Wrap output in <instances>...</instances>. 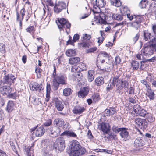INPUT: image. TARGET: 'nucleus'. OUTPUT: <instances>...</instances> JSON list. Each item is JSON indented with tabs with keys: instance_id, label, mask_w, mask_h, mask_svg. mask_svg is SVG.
Wrapping results in <instances>:
<instances>
[{
	"instance_id": "nucleus-1",
	"label": "nucleus",
	"mask_w": 156,
	"mask_h": 156,
	"mask_svg": "<svg viewBox=\"0 0 156 156\" xmlns=\"http://www.w3.org/2000/svg\"><path fill=\"white\" fill-rule=\"evenodd\" d=\"M70 156H79L84 154L86 152V150L82 147L80 143L78 141L73 140L70 144Z\"/></svg>"
},
{
	"instance_id": "nucleus-2",
	"label": "nucleus",
	"mask_w": 156,
	"mask_h": 156,
	"mask_svg": "<svg viewBox=\"0 0 156 156\" xmlns=\"http://www.w3.org/2000/svg\"><path fill=\"white\" fill-rule=\"evenodd\" d=\"M150 45H144L142 53L145 56L149 57L156 51V37L151 39L149 41Z\"/></svg>"
},
{
	"instance_id": "nucleus-3",
	"label": "nucleus",
	"mask_w": 156,
	"mask_h": 156,
	"mask_svg": "<svg viewBox=\"0 0 156 156\" xmlns=\"http://www.w3.org/2000/svg\"><path fill=\"white\" fill-rule=\"evenodd\" d=\"M106 3L104 0H96L93 2V8L91 10L94 14H98L101 11V8L104 7Z\"/></svg>"
},
{
	"instance_id": "nucleus-4",
	"label": "nucleus",
	"mask_w": 156,
	"mask_h": 156,
	"mask_svg": "<svg viewBox=\"0 0 156 156\" xmlns=\"http://www.w3.org/2000/svg\"><path fill=\"white\" fill-rule=\"evenodd\" d=\"M66 77L63 75H57L56 79H55L52 83V86L54 87L55 90H57L60 84L66 85Z\"/></svg>"
},
{
	"instance_id": "nucleus-5",
	"label": "nucleus",
	"mask_w": 156,
	"mask_h": 156,
	"mask_svg": "<svg viewBox=\"0 0 156 156\" xmlns=\"http://www.w3.org/2000/svg\"><path fill=\"white\" fill-rule=\"evenodd\" d=\"M56 23L60 30H63L64 28L69 29L71 26L70 23L64 18H58V22L56 21Z\"/></svg>"
},
{
	"instance_id": "nucleus-6",
	"label": "nucleus",
	"mask_w": 156,
	"mask_h": 156,
	"mask_svg": "<svg viewBox=\"0 0 156 156\" xmlns=\"http://www.w3.org/2000/svg\"><path fill=\"white\" fill-rule=\"evenodd\" d=\"M15 81L16 78L15 76L12 74H8L5 75L1 81L3 84L11 85L12 83H14Z\"/></svg>"
},
{
	"instance_id": "nucleus-7",
	"label": "nucleus",
	"mask_w": 156,
	"mask_h": 156,
	"mask_svg": "<svg viewBox=\"0 0 156 156\" xmlns=\"http://www.w3.org/2000/svg\"><path fill=\"white\" fill-rule=\"evenodd\" d=\"M54 146L55 149H58L60 151H62L65 147L64 139L62 137L58 138L54 143Z\"/></svg>"
},
{
	"instance_id": "nucleus-8",
	"label": "nucleus",
	"mask_w": 156,
	"mask_h": 156,
	"mask_svg": "<svg viewBox=\"0 0 156 156\" xmlns=\"http://www.w3.org/2000/svg\"><path fill=\"white\" fill-rule=\"evenodd\" d=\"M135 21L131 24L132 27L138 30L140 27L141 23L142 22L144 18L141 16H135Z\"/></svg>"
},
{
	"instance_id": "nucleus-9",
	"label": "nucleus",
	"mask_w": 156,
	"mask_h": 156,
	"mask_svg": "<svg viewBox=\"0 0 156 156\" xmlns=\"http://www.w3.org/2000/svg\"><path fill=\"white\" fill-rule=\"evenodd\" d=\"M135 21L131 24L132 27L138 30L140 27L141 23L142 22L144 18L141 16H135Z\"/></svg>"
},
{
	"instance_id": "nucleus-10",
	"label": "nucleus",
	"mask_w": 156,
	"mask_h": 156,
	"mask_svg": "<svg viewBox=\"0 0 156 156\" xmlns=\"http://www.w3.org/2000/svg\"><path fill=\"white\" fill-rule=\"evenodd\" d=\"M98 128L104 134H108L110 130V126L108 123L102 122L98 125Z\"/></svg>"
},
{
	"instance_id": "nucleus-11",
	"label": "nucleus",
	"mask_w": 156,
	"mask_h": 156,
	"mask_svg": "<svg viewBox=\"0 0 156 156\" xmlns=\"http://www.w3.org/2000/svg\"><path fill=\"white\" fill-rule=\"evenodd\" d=\"M100 13L99 16H96V18L94 17V21L96 22V23H98L101 24H105L106 23V22L105 20L106 19V16L105 13L102 12H100Z\"/></svg>"
},
{
	"instance_id": "nucleus-12",
	"label": "nucleus",
	"mask_w": 156,
	"mask_h": 156,
	"mask_svg": "<svg viewBox=\"0 0 156 156\" xmlns=\"http://www.w3.org/2000/svg\"><path fill=\"white\" fill-rule=\"evenodd\" d=\"M48 132L51 137H56L60 134L61 129L58 127L54 128V129L52 127H50L48 129Z\"/></svg>"
},
{
	"instance_id": "nucleus-13",
	"label": "nucleus",
	"mask_w": 156,
	"mask_h": 156,
	"mask_svg": "<svg viewBox=\"0 0 156 156\" xmlns=\"http://www.w3.org/2000/svg\"><path fill=\"white\" fill-rule=\"evenodd\" d=\"M134 122L139 127L146 128L148 126V123L145 120L139 118L135 119Z\"/></svg>"
},
{
	"instance_id": "nucleus-14",
	"label": "nucleus",
	"mask_w": 156,
	"mask_h": 156,
	"mask_svg": "<svg viewBox=\"0 0 156 156\" xmlns=\"http://www.w3.org/2000/svg\"><path fill=\"white\" fill-rule=\"evenodd\" d=\"M36 130L35 133L37 136H42L45 133V130L43 126L38 127L37 126L34 127L31 129L32 131Z\"/></svg>"
},
{
	"instance_id": "nucleus-15",
	"label": "nucleus",
	"mask_w": 156,
	"mask_h": 156,
	"mask_svg": "<svg viewBox=\"0 0 156 156\" xmlns=\"http://www.w3.org/2000/svg\"><path fill=\"white\" fill-rule=\"evenodd\" d=\"M66 7V5L64 3L62 2H59L54 6V11L55 12L58 13L65 9Z\"/></svg>"
},
{
	"instance_id": "nucleus-16",
	"label": "nucleus",
	"mask_w": 156,
	"mask_h": 156,
	"mask_svg": "<svg viewBox=\"0 0 156 156\" xmlns=\"http://www.w3.org/2000/svg\"><path fill=\"white\" fill-rule=\"evenodd\" d=\"M89 89L88 87H84L80 89L78 93V97L80 98H83L87 96L88 94Z\"/></svg>"
},
{
	"instance_id": "nucleus-17",
	"label": "nucleus",
	"mask_w": 156,
	"mask_h": 156,
	"mask_svg": "<svg viewBox=\"0 0 156 156\" xmlns=\"http://www.w3.org/2000/svg\"><path fill=\"white\" fill-rule=\"evenodd\" d=\"M41 86L36 83H33L30 84V90L33 91H37L38 92H40L43 89Z\"/></svg>"
},
{
	"instance_id": "nucleus-18",
	"label": "nucleus",
	"mask_w": 156,
	"mask_h": 156,
	"mask_svg": "<svg viewBox=\"0 0 156 156\" xmlns=\"http://www.w3.org/2000/svg\"><path fill=\"white\" fill-rule=\"evenodd\" d=\"M53 102L54 103L55 106L57 109L59 111H62L64 106L61 101L57 98H55L53 100Z\"/></svg>"
},
{
	"instance_id": "nucleus-19",
	"label": "nucleus",
	"mask_w": 156,
	"mask_h": 156,
	"mask_svg": "<svg viewBox=\"0 0 156 156\" xmlns=\"http://www.w3.org/2000/svg\"><path fill=\"white\" fill-rule=\"evenodd\" d=\"M12 89L9 86H4L0 87V91L3 95H7L11 92Z\"/></svg>"
},
{
	"instance_id": "nucleus-20",
	"label": "nucleus",
	"mask_w": 156,
	"mask_h": 156,
	"mask_svg": "<svg viewBox=\"0 0 156 156\" xmlns=\"http://www.w3.org/2000/svg\"><path fill=\"white\" fill-rule=\"evenodd\" d=\"M85 110V109L83 106L77 105L74 107L73 111L75 114H80L83 113Z\"/></svg>"
},
{
	"instance_id": "nucleus-21",
	"label": "nucleus",
	"mask_w": 156,
	"mask_h": 156,
	"mask_svg": "<svg viewBox=\"0 0 156 156\" xmlns=\"http://www.w3.org/2000/svg\"><path fill=\"white\" fill-rule=\"evenodd\" d=\"M119 134L122 140L126 141L128 140L129 133L125 128H124L123 130Z\"/></svg>"
},
{
	"instance_id": "nucleus-22",
	"label": "nucleus",
	"mask_w": 156,
	"mask_h": 156,
	"mask_svg": "<svg viewBox=\"0 0 156 156\" xmlns=\"http://www.w3.org/2000/svg\"><path fill=\"white\" fill-rule=\"evenodd\" d=\"M134 146L136 148L140 147L144 144V142L140 137L136 139L134 142Z\"/></svg>"
},
{
	"instance_id": "nucleus-23",
	"label": "nucleus",
	"mask_w": 156,
	"mask_h": 156,
	"mask_svg": "<svg viewBox=\"0 0 156 156\" xmlns=\"http://www.w3.org/2000/svg\"><path fill=\"white\" fill-rule=\"evenodd\" d=\"M71 71L72 72L75 73V76L79 81L82 79L83 77L82 74L80 72H77V69H76V66H74L72 67Z\"/></svg>"
},
{
	"instance_id": "nucleus-24",
	"label": "nucleus",
	"mask_w": 156,
	"mask_h": 156,
	"mask_svg": "<svg viewBox=\"0 0 156 156\" xmlns=\"http://www.w3.org/2000/svg\"><path fill=\"white\" fill-rule=\"evenodd\" d=\"M64 121L62 119L58 118H57L54 121V124L58 127L62 126L64 125Z\"/></svg>"
},
{
	"instance_id": "nucleus-25",
	"label": "nucleus",
	"mask_w": 156,
	"mask_h": 156,
	"mask_svg": "<svg viewBox=\"0 0 156 156\" xmlns=\"http://www.w3.org/2000/svg\"><path fill=\"white\" fill-rule=\"evenodd\" d=\"M120 62L121 59L120 57L118 56H117L115 58V62H114V63L113 64L112 63V65H111L110 64V62H108L109 63L108 65H110V66H106L105 68V69H107L108 70L109 69L110 70L111 69L110 68L111 66H113L115 64L116 65H117V64H119Z\"/></svg>"
},
{
	"instance_id": "nucleus-26",
	"label": "nucleus",
	"mask_w": 156,
	"mask_h": 156,
	"mask_svg": "<svg viewBox=\"0 0 156 156\" xmlns=\"http://www.w3.org/2000/svg\"><path fill=\"white\" fill-rule=\"evenodd\" d=\"M61 135H66L69 137H76L77 136L76 134L71 131H65L61 134Z\"/></svg>"
},
{
	"instance_id": "nucleus-27",
	"label": "nucleus",
	"mask_w": 156,
	"mask_h": 156,
	"mask_svg": "<svg viewBox=\"0 0 156 156\" xmlns=\"http://www.w3.org/2000/svg\"><path fill=\"white\" fill-rule=\"evenodd\" d=\"M147 95L149 98L150 100H153L154 98L155 94L153 90L151 87L147 89Z\"/></svg>"
},
{
	"instance_id": "nucleus-28",
	"label": "nucleus",
	"mask_w": 156,
	"mask_h": 156,
	"mask_svg": "<svg viewBox=\"0 0 156 156\" xmlns=\"http://www.w3.org/2000/svg\"><path fill=\"white\" fill-rule=\"evenodd\" d=\"M140 108V106L138 105H134L133 107V110L132 112V113L133 114V115H134V116H139Z\"/></svg>"
},
{
	"instance_id": "nucleus-29",
	"label": "nucleus",
	"mask_w": 156,
	"mask_h": 156,
	"mask_svg": "<svg viewBox=\"0 0 156 156\" xmlns=\"http://www.w3.org/2000/svg\"><path fill=\"white\" fill-rule=\"evenodd\" d=\"M148 11L150 13L156 14V4L155 2H153L150 5Z\"/></svg>"
},
{
	"instance_id": "nucleus-30",
	"label": "nucleus",
	"mask_w": 156,
	"mask_h": 156,
	"mask_svg": "<svg viewBox=\"0 0 156 156\" xmlns=\"http://www.w3.org/2000/svg\"><path fill=\"white\" fill-rule=\"evenodd\" d=\"M14 108V103L13 102L11 101H9L7 105L6 110L8 112H10L13 110Z\"/></svg>"
},
{
	"instance_id": "nucleus-31",
	"label": "nucleus",
	"mask_w": 156,
	"mask_h": 156,
	"mask_svg": "<svg viewBox=\"0 0 156 156\" xmlns=\"http://www.w3.org/2000/svg\"><path fill=\"white\" fill-rule=\"evenodd\" d=\"M100 56L101 58L105 59V60H109L111 56L109 54L105 51H101L100 54Z\"/></svg>"
},
{
	"instance_id": "nucleus-32",
	"label": "nucleus",
	"mask_w": 156,
	"mask_h": 156,
	"mask_svg": "<svg viewBox=\"0 0 156 156\" xmlns=\"http://www.w3.org/2000/svg\"><path fill=\"white\" fill-rule=\"evenodd\" d=\"M46 94L45 101L47 102H48L50 98V93L51 91V85L49 84H47L46 86Z\"/></svg>"
},
{
	"instance_id": "nucleus-33",
	"label": "nucleus",
	"mask_w": 156,
	"mask_h": 156,
	"mask_svg": "<svg viewBox=\"0 0 156 156\" xmlns=\"http://www.w3.org/2000/svg\"><path fill=\"white\" fill-rule=\"evenodd\" d=\"M104 79L103 77L97 78L95 80V84L97 86H100L104 83Z\"/></svg>"
},
{
	"instance_id": "nucleus-34",
	"label": "nucleus",
	"mask_w": 156,
	"mask_h": 156,
	"mask_svg": "<svg viewBox=\"0 0 156 156\" xmlns=\"http://www.w3.org/2000/svg\"><path fill=\"white\" fill-rule=\"evenodd\" d=\"M80 60V58L78 57H75L69 59V63L71 64H75L78 62Z\"/></svg>"
},
{
	"instance_id": "nucleus-35",
	"label": "nucleus",
	"mask_w": 156,
	"mask_h": 156,
	"mask_svg": "<svg viewBox=\"0 0 156 156\" xmlns=\"http://www.w3.org/2000/svg\"><path fill=\"white\" fill-rule=\"evenodd\" d=\"M94 71L90 70L88 71V80L89 82H92L94 78Z\"/></svg>"
},
{
	"instance_id": "nucleus-36",
	"label": "nucleus",
	"mask_w": 156,
	"mask_h": 156,
	"mask_svg": "<svg viewBox=\"0 0 156 156\" xmlns=\"http://www.w3.org/2000/svg\"><path fill=\"white\" fill-rule=\"evenodd\" d=\"M111 5L117 7H119L121 5V2L120 0H110Z\"/></svg>"
},
{
	"instance_id": "nucleus-37",
	"label": "nucleus",
	"mask_w": 156,
	"mask_h": 156,
	"mask_svg": "<svg viewBox=\"0 0 156 156\" xmlns=\"http://www.w3.org/2000/svg\"><path fill=\"white\" fill-rule=\"evenodd\" d=\"M76 52L75 50L69 49L66 52V55L68 57H71L76 55Z\"/></svg>"
},
{
	"instance_id": "nucleus-38",
	"label": "nucleus",
	"mask_w": 156,
	"mask_h": 156,
	"mask_svg": "<svg viewBox=\"0 0 156 156\" xmlns=\"http://www.w3.org/2000/svg\"><path fill=\"white\" fill-rule=\"evenodd\" d=\"M120 87L122 88H128L129 84L126 80H124L122 79L120 80L119 83Z\"/></svg>"
},
{
	"instance_id": "nucleus-39",
	"label": "nucleus",
	"mask_w": 156,
	"mask_h": 156,
	"mask_svg": "<svg viewBox=\"0 0 156 156\" xmlns=\"http://www.w3.org/2000/svg\"><path fill=\"white\" fill-rule=\"evenodd\" d=\"M151 35V33L149 32L147 30H144L143 32L144 39L146 41L148 40V39H151L150 37Z\"/></svg>"
},
{
	"instance_id": "nucleus-40",
	"label": "nucleus",
	"mask_w": 156,
	"mask_h": 156,
	"mask_svg": "<svg viewBox=\"0 0 156 156\" xmlns=\"http://www.w3.org/2000/svg\"><path fill=\"white\" fill-rule=\"evenodd\" d=\"M72 90L69 88H65L63 90V94L66 96L70 95L72 93Z\"/></svg>"
},
{
	"instance_id": "nucleus-41",
	"label": "nucleus",
	"mask_w": 156,
	"mask_h": 156,
	"mask_svg": "<svg viewBox=\"0 0 156 156\" xmlns=\"http://www.w3.org/2000/svg\"><path fill=\"white\" fill-rule=\"evenodd\" d=\"M131 65L133 70H137L139 67V62L134 60L131 63Z\"/></svg>"
},
{
	"instance_id": "nucleus-42",
	"label": "nucleus",
	"mask_w": 156,
	"mask_h": 156,
	"mask_svg": "<svg viewBox=\"0 0 156 156\" xmlns=\"http://www.w3.org/2000/svg\"><path fill=\"white\" fill-rule=\"evenodd\" d=\"M120 80L118 79V77L116 76L113 78L112 82L111 83L114 86H115V85H116V86H117L118 84L119 85V84Z\"/></svg>"
},
{
	"instance_id": "nucleus-43",
	"label": "nucleus",
	"mask_w": 156,
	"mask_h": 156,
	"mask_svg": "<svg viewBox=\"0 0 156 156\" xmlns=\"http://www.w3.org/2000/svg\"><path fill=\"white\" fill-rule=\"evenodd\" d=\"M148 5L147 0H141L139 3V6L141 8H145Z\"/></svg>"
},
{
	"instance_id": "nucleus-44",
	"label": "nucleus",
	"mask_w": 156,
	"mask_h": 156,
	"mask_svg": "<svg viewBox=\"0 0 156 156\" xmlns=\"http://www.w3.org/2000/svg\"><path fill=\"white\" fill-rule=\"evenodd\" d=\"M112 17L113 19L118 21H121L123 19L122 16L119 14H113Z\"/></svg>"
},
{
	"instance_id": "nucleus-45",
	"label": "nucleus",
	"mask_w": 156,
	"mask_h": 156,
	"mask_svg": "<svg viewBox=\"0 0 156 156\" xmlns=\"http://www.w3.org/2000/svg\"><path fill=\"white\" fill-rule=\"evenodd\" d=\"M124 129V128H118L115 126L112 128V131L116 133H118L119 132H121Z\"/></svg>"
},
{
	"instance_id": "nucleus-46",
	"label": "nucleus",
	"mask_w": 156,
	"mask_h": 156,
	"mask_svg": "<svg viewBox=\"0 0 156 156\" xmlns=\"http://www.w3.org/2000/svg\"><path fill=\"white\" fill-rule=\"evenodd\" d=\"M9 143L12 149L13 150L15 153L17 154V151L16 147L14 143H13L12 141H10Z\"/></svg>"
},
{
	"instance_id": "nucleus-47",
	"label": "nucleus",
	"mask_w": 156,
	"mask_h": 156,
	"mask_svg": "<svg viewBox=\"0 0 156 156\" xmlns=\"http://www.w3.org/2000/svg\"><path fill=\"white\" fill-rule=\"evenodd\" d=\"M5 45L2 43H0V52L2 53H4L6 51L5 49Z\"/></svg>"
},
{
	"instance_id": "nucleus-48",
	"label": "nucleus",
	"mask_w": 156,
	"mask_h": 156,
	"mask_svg": "<svg viewBox=\"0 0 156 156\" xmlns=\"http://www.w3.org/2000/svg\"><path fill=\"white\" fill-rule=\"evenodd\" d=\"M122 12L125 15H126L129 13L130 12V10L126 6H124L122 9Z\"/></svg>"
},
{
	"instance_id": "nucleus-49",
	"label": "nucleus",
	"mask_w": 156,
	"mask_h": 156,
	"mask_svg": "<svg viewBox=\"0 0 156 156\" xmlns=\"http://www.w3.org/2000/svg\"><path fill=\"white\" fill-rule=\"evenodd\" d=\"M139 112V116L142 117H145V116L146 115H147V112L144 109H141L140 108Z\"/></svg>"
},
{
	"instance_id": "nucleus-50",
	"label": "nucleus",
	"mask_w": 156,
	"mask_h": 156,
	"mask_svg": "<svg viewBox=\"0 0 156 156\" xmlns=\"http://www.w3.org/2000/svg\"><path fill=\"white\" fill-rule=\"evenodd\" d=\"M92 98L93 101L95 102H97L100 99L99 96L98 94H94L92 96Z\"/></svg>"
},
{
	"instance_id": "nucleus-51",
	"label": "nucleus",
	"mask_w": 156,
	"mask_h": 156,
	"mask_svg": "<svg viewBox=\"0 0 156 156\" xmlns=\"http://www.w3.org/2000/svg\"><path fill=\"white\" fill-rule=\"evenodd\" d=\"M146 116L147 120L149 122H153L155 120V118L153 117V116L151 115H147Z\"/></svg>"
},
{
	"instance_id": "nucleus-52",
	"label": "nucleus",
	"mask_w": 156,
	"mask_h": 156,
	"mask_svg": "<svg viewBox=\"0 0 156 156\" xmlns=\"http://www.w3.org/2000/svg\"><path fill=\"white\" fill-rule=\"evenodd\" d=\"M26 31L30 33H33L34 31V27L33 26H30L26 29Z\"/></svg>"
},
{
	"instance_id": "nucleus-53",
	"label": "nucleus",
	"mask_w": 156,
	"mask_h": 156,
	"mask_svg": "<svg viewBox=\"0 0 156 156\" xmlns=\"http://www.w3.org/2000/svg\"><path fill=\"white\" fill-rule=\"evenodd\" d=\"M140 82L143 85L145 86L147 89L151 87L150 86L148 85V82L145 80H140Z\"/></svg>"
},
{
	"instance_id": "nucleus-54",
	"label": "nucleus",
	"mask_w": 156,
	"mask_h": 156,
	"mask_svg": "<svg viewBox=\"0 0 156 156\" xmlns=\"http://www.w3.org/2000/svg\"><path fill=\"white\" fill-rule=\"evenodd\" d=\"M17 15V20L20 21V27H22V20H23L21 19V17L20 16V15L18 12L17 11L16 12Z\"/></svg>"
},
{
	"instance_id": "nucleus-55",
	"label": "nucleus",
	"mask_w": 156,
	"mask_h": 156,
	"mask_svg": "<svg viewBox=\"0 0 156 156\" xmlns=\"http://www.w3.org/2000/svg\"><path fill=\"white\" fill-rule=\"evenodd\" d=\"M41 69L40 68H37L35 69V72H36L37 78H40L41 76Z\"/></svg>"
},
{
	"instance_id": "nucleus-56",
	"label": "nucleus",
	"mask_w": 156,
	"mask_h": 156,
	"mask_svg": "<svg viewBox=\"0 0 156 156\" xmlns=\"http://www.w3.org/2000/svg\"><path fill=\"white\" fill-rule=\"evenodd\" d=\"M52 120L51 119H49L46 121L44 123L43 125L44 127H48L50 126L52 124Z\"/></svg>"
},
{
	"instance_id": "nucleus-57",
	"label": "nucleus",
	"mask_w": 156,
	"mask_h": 156,
	"mask_svg": "<svg viewBox=\"0 0 156 156\" xmlns=\"http://www.w3.org/2000/svg\"><path fill=\"white\" fill-rule=\"evenodd\" d=\"M156 61V57L155 56L153 57L152 58L149 59H145L143 61L144 62H154Z\"/></svg>"
},
{
	"instance_id": "nucleus-58",
	"label": "nucleus",
	"mask_w": 156,
	"mask_h": 156,
	"mask_svg": "<svg viewBox=\"0 0 156 156\" xmlns=\"http://www.w3.org/2000/svg\"><path fill=\"white\" fill-rule=\"evenodd\" d=\"M100 32L101 36L100 37H99L98 38V42L99 43L102 42L104 40V38L103 37V35L104 34V33L101 30L100 31Z\"/></svg>"
},
{
	"instance_id": "nucleus-59",
	"label": "nucleus",
	"mask_w": 156,
	"mask_h": 156,
	"mask_svg": "<svg viewBox=\"0 0 156 156\" xmlns=\"http://www.w3.org/2000/svg\"><path fill=\"white\" fill-rule=\"evenodd\" d=\"M109 111L110 115L115 114L117 112L116 109L113 107L109 108Z\"/></svg>"
},
{
	"instance_id": "nucleus-60",
	"label": "nucleus",
	"mask_w": 156,
	"mask_h": 156,
	"mask_svg": "<svg viewBox=\"0 0 156 156\" xmlns=\"http://www.w3.org/2000/svg\"><path fill=\"white\" fill-rule=\"evenodd\" d=\"M8 96L10 98L16 99L17 97L16 93L15 92L13 93H11L10 94H8Z\"/></svg>"
},
{
	"instance_id": "nucleus-61",
	"label": "nucleus",
	"mask_w": 156,
	"mask_h": 156,
	"mask_svg": "<svg viewBox=\"0 0 156 156\" xmlns=\"http://www.w3.org/2000/svg\"><path fill=\"white\" fill-rule=\"evenodd\" d=\"M44 1L46 2L47 5H48L53 6L54 5V4L52 2V0H46Z\"/></svg>"
},
{
	"instance_id": "nucleus-62",
	"label": "nucleus",
	"mask_w": 156,
	"mask_h": 156,
	"mask_svg": "<svg viewBox=\"0 0 156 156\" xmlns=\"http://www.w3.org/2000/svg\"><path fill=\"white\" fill-rule=\"evenodd\" d=\"M26 11L24 8H23L20 11V14L21 15V19H22V20H23L24 16L25 15Z\"/></svg>"
},
{
	"instance_id": "nucleus-63",
	"label": "nucleus",
	"mask_w": 156,
	"mask_h": 156,
	"mask_svg": "<svg viewBox=\"0 0 156 156\" xmlns=\"http://www.w3.org/2000/svg\"><path fill=\"white\" fill-rule=\"evenodd\" d=\"M91 37L90 35L85 34L83 35L82 39L84 40H89L90 39Z\"/></svg>"
},
{
	"instance_id": "nucleus-64",
	"label": "nucleus",
	"mask_w": 156,
	"mask_h": 156,
	"mask_svg": "<svg viewBox=\"0 0 156 156\" xmlns=\"http://www.w3.org/2000/svg\"><path fill=\"white\" fill-rule=\"evenodd\" d=\"M140 34L137 33L135 36L133 38V41L134 43H135L136 41L138 40L140 36Z\"/></svg>"
}]
</instances>
